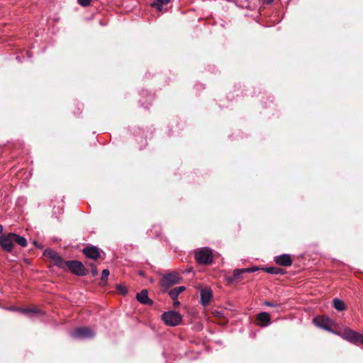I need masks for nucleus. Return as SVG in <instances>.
Returning <instances> with one entry per match:
<instances>
[{"mask_svg": "<svg viewBox=\"0 0 363 363\" xmlns=\"http://www.w3.org/2000/svg\"><path fill=\"white\" fill-rule=\"evenodd\" d=\"M195 259L199 264H209L213 262V253L210 248L202 247L195 251Z\"/></svg>", "mask_w": 363, "mask_h": 363, "instance_id": "f257e3e1", "label": "nucleus"}, {"mask_svg": "<svg viewBox=\"0 0 363 363\" xmlns=\"http://www.w3.org/2000/svg\"><path fill=\"white\" fill-rule=\"evenodd\" d=\"M162 319L166 325L176 326L181 323L182 316L178 312L169 311L162 315Z\"/></svg>", "mask_w": 363, "mask_h": 363, "instance_id": "f03ea898", "label": "nucleus"}, {"mask_svg": "<svg viewBox=\"0 0 363 363\" xmlns=\"http://www.w3.org/2000/svg\"><path fill=\"white\" fill-rule=\"evenodd\" d=\"M70 335L77 340L89 339L95 335V332L89 328L82 327L73 330L70 333Z\"/></svg>", "mask_w": 363, "mask_h": 363, "instance_id": "7ed1b4c3", "label": "nucleus"}, {"mask_svg": "<svg viewBox=\"0 0 363 363\" xmlns=\"http://www.w3.org/2000/svg\"><path fill=\"white\" fill-rule=\"evenodd\" d=\"M65 264L70 271L77 276H84L86 273V269L81 262L67 261Z\"/></svg>", "mask_w": 363, "mask_h": 363, "instance_id": "20e7f679", "label": "nucleus"}, {"mask_svg": "<svg viewBox=\"0 0 363 363\" xmlns=\"http://www.w3.org/2000/svg\"><path fill=\"white\" fill-rule=\"evenodd\" d=\"M313 323L317 327L332 332L331 327L333 323L330 318L327 316L315 317L313 318Z\"/></svg>", "mask_w": 363, "mask_h": 363, "instance_id": "39448f33", "label": "nucleus"}, {"mask_svg": "<svg viewBox=\"0 0 363 363\" xmlns=\"http://www.w3.org/2000/svg\"><path fill=\"white\" fill-rule=\"evenodd\" d=\"M181 277L177 272H172L163 276L162 284L163 286L169 287L172 285L177 284Z\"/></svg>", "mask_w": 363, "mask_h": 363, "instance_id": "423d86ee", "label": "nucleus"}, {"mask_svg": "<svg viewBox=\"0 0 363 363\" xmlns=\"http://www.w3.org/2000/svg\"><path fill=\"white\" fill-rule=\"evenodd\" d=\"M13 233H9L8 235H3L0 236V245L4 250L6 252H11L13 247V239L11 236Z\"/></svg>", "mask_w": 363, "mask_h": 363, "instance_id": "0eeeda50", "label": "nucleus"}, {"mask_svg": "<svg viewBox=\"0 0 363 363\" xmlns=\"http://www.w3.org/2000/svg\"><path fill=\"white\" fill-rule=\"evenodd\" d=\"M13 311L21 312L28 317L41 315L43 313L36 308H13Z\"/></svg>", "mask_w": 363, "mask_h": 363, "instance_id": "6e6552de", "label": "nucleus"}, {"mask_svg": "<svg viewBox=\"0 0 363 363\" xmlns=\"http://www.w3.org/2000/svg\"><path fill=\"white\" fill-rule=\"evenodd\" d=\"M360 334L352 330H345L342 333L341 336L343 339L351 342H359Z\"/></svg>", "mask_w": 363, "mask_h": 363, "instance_id": "1a4fd4ad", "label": "nucleus"}, {"mask_svg": "<svg viewBox=\"0 0 363 363\" xmlns=\"http://www.w3.org/2000/svg\"><path fill=\"white\" fill-rule=\"evenodd\" d=\"M257 324L261 327H266L270 324L271 318L268 313L261 312L257 315Z\"/></svg>", "mask_w": 363, "mask_h": 363, "instance_id": "9d476101", "label": "nucleus"}, {"mask_svg": "<svg viewBox=\"0 0 363 363\" xmlns=\"http://www.w3.org/2000/svg\"><path fill=\"white\" fill-rule=\"evenodd\" d=\"M84 254L89 258L96 259L100 257L99 249L94 246L87 247L83 250Z\"/></svg>", "mask_w": 363, "mask_h": 363, "instance_id": "9b49d317", "label": "nucleus"}, {"mask_svg": "<svg viewBox=\"0 0 363 363\" xmlns=\"http://www.w3.org/2000/svg\"><path fill=\"white\" fill-rule=\"evenodd\" d=\"M275 262L277 264L284 266V267H289L291 266L292 264V260L289 255L284 254L279 256H277L275 257Z\"/></svg>", "mask_w": 363, "mask_h": 363, "instance_id": "f8f14e48", "label": "nucleus"}, {"mask_svg": "<svg viewBox=\"0 0 363 363\" xmlns=\"http://www.w3.org/2000/svg\"><path fill=\"white\" fill-rule=\"evenodd\" d=\"M212 298L211 290L208 288H204L201 290V302L203 306L208 304Z\"/></svg>", "mask_w": 363, "mask_h": 363, "instance_id": "ddd939ff", "label": "nucleus"}, {"mask_svg": "<svg viewBox=\"0 0 363 363\" xmlns=\"http://www.w3.org/2000/svg\"><path fill=\"white\" fill-rule=\"evenodd\" d=\"M137 300L143 304H152V301L149 298L147 290H143L136 296Z\"/></svg>", "mask_w": 363, "mask_h": 363, "instance_id": "4468645a", "label": "nucleus"}, {"mask_svg": "<svg viewBox=\"0 0 363 363\" xmlns=\"http://www.w3.org/2000/svg\"><path fill=\"white\" fill-rule=\"evenodd\" d=\"M45 254H47L50 258L53 259L55 264L59 267L63 266V260L55 252L52 250H46Z\"/></svg>", "mask_w": 363, "mask_h": 363, "instance_id": "2eb2a0df", "label": "nucleus"}, {"mask_svg": "<svg viewBox=\"0 0 363 363\" xmlns=\"http://www.w3.org/2000/svg\"><path fill=\"white\" fill-rule=\"evenodd\" d=\"M185 290L184 286H179L176 287L169 291V295L172 300H176L179 296V294L183 292Z\"/></svg>", "mask_w": 363, "mask_h": 363, "instance_id": "dca6fc26", "label": "nucleus"}, {"mask_svg": "<svg viewBox=\"0 0 363 363\" xmlns=\"http://www.w3.org/2000/svg\"><path fill=\"white\" fill-rule=\"evenodd\" d=\"M13 242L17 243L21 247H26L27 245V240L25 238L19 236L15 233L11 235Z\"/></svg>", "mask_w": 363, "mask_h": 363, "instance_id": "f3484780", "label": "nucleus"}, {"mask_svg": "<svg viewBox=\"0 0 363 363\" xmlns=\"http://www.w3.org/2000/svg\"><path fill=\"white\" fill-rule=\"evenodd\" d=\"M333 306L337 311H342L345 309V304L344 301L338 298H335L333 300Z\"/></svg>", "mask_w": 363, "mask_h": 363, "instance_id": "a211bd4d", "label": "nucleus"}, {"mask_svg": "<svg viewBox=\"0 0 363 363\" xmlns=\"http://www.w3.org/2000/svg\"><path fill=\"white\" fill-rule=\"evenodd\" d=\"M242 273H244L243 269H235L233 271V279L234 280L240 279H241L240 276Z\"/></svg>", "mask_w": 363, "mask_h": 363, "instance_id": "6ab92c4d", "label": "nucleus"}, {"mask_svg": "<svg viewBox=\"0 0 363 363\" xmlns=\"http://www.w3.org/2000/svg\"><path fill=\"white\" fill-rule=\"evenodd\" d=\"M109 276V271L108 269H104L101 273V280L102 282L106 283Z\"/></svg>", "mask_w": 363, "mask_h": 363, "instance_id": "aec40b11", "label": "nucleus"}, {"mask_svg": "<svg viewBox=\"0 0 363 363\" xmlns=\"http://www.w3.org/2000/svg\"><path fill=\"white\" fill-rule=\"evenodd\" d=\"M116 289L121 294L125 295L127 293V289L125 286L123 284H118L116 286Z\"/></svg>", "mask_w": 363, "mask_h": 363, "instance_id": "412c9836", "label": "nucleus"}, {"mask_svg": "<svg viewBox=\"0 0 363 363\" xmlns=\"http://www.w3.org/2000/svg\"><path fill=\"white\" fill-rule=\"evenodd\" d=\"M89 267L91 268V274L93 277H96L98 275V270L94 264H89Z\"/></svg>", "mask_w": 363, "mask_h": 363, "instance_id": "4be33fe9", "label": "nucleus"}, {"mask_svg": "<svg viewBox=\"0 0 363 363\" xmlns=\"http://www.w3.org/2000/svg\"><path fill=\"white\" fill-rule=\"evenodd\" d=\"M78 3L82 6H86L90 4L91 0H77Z\"/></svg>", "mask_w": 363, "mask_h": 363, "instance_id": "5701e85b", "label": "nucleus"}, {"mask_svg": "<svg viewBox=\"0 0 363 363\" xmlns=\"http://www.w3.org/2000/svg\"><path fill=\"white\" fill-rule=\"evenodd\" d=\"M267 272L271 274H278L279 273V269H276L274 268H268Z\"/></svg>", "mask_w": 363, "mask_h": 363, "instance_id": "b1692460", "label": "nucleus"}, {"mask_svg": "<svg viewBox=\"0 0 363 363\" xmlns=\"http://www.w3.org/2000/svg\"><path fill=\"white\" fill-rule=\"evenodd\" d=\"M243 269H244V272H254L257 269V268H256V267L244 268Z\"/></svg>", "mask_w": 363, "mask_h": 363, "instance_id": "393cba45", "label": "nucleus"}, {"mask_svg": "<svg viewBox=\"0 0 363 363\" xmlns=\"http://www.w3.org/2000/svg\"><path fill=\"white\" fill-rule=\"evenodd\" d=\"M152 5L157 6V9L158 11H161L162 10V7L164 4H160V3L153 4Z\"/></svg>", "mask_w": 363, "mask_h": 363, "instance_id": "a878e982", "label": "nucleus"}, {"mask_svg": "<svg viewBox=\"0 0 363 363\" xmlns=\"http://www.w3.org/2000/svg\"><path fill=\"white\" fill-rule=\"evenodd\" d=\"M160 4H167L171 0H157Z\"/></svg>", "mask_w": 363, "mask_h": 363, "instance_id": "bb28decb", "label": "nucleus"}, {"mask_svg": "<svg viewBox=\"0 0 363 363\" xmlns=\"http://www.w3.org/2000/svg\"><path fill=\"white\" fill-rule=\"evenodd\" d=\"M264 304L265 306H270V307H274V306H277V305L273 304V303H272L271 302H269V301H265V302L264 303Z\"/></svg>", "mask_w": 363, "mask_h": 363, "instance_id": "cd10ccee", "label": "nucleus"}, {"mask_svg": "<svg viewBox=\"0 0 363 363\" xmlns=\"http://www.w3.org/2000/svg\"><path fill=\"white\" fill-rule=\"evenodd\" d=\"M173 301H174V306H179V302L178 301H177V299L176 300H173Z\"/></svg>", "mask_w": 363, "mask_h": 363, "instance_id": "c85d7f7f", "label": "nucleus"}, {"mask_svg": "<svg viewBox=\"0 0 363 363\" xmlns=\"http://www.w3.org/2000/svg\"><path fill=\"white\" fill-rule=\"evenodd\" d=\"M359 341L363 344V335L360 334Z\"/></svg>", "mask_w": 363, "mask_h": 363, "instance_id": "c756f323", "label": "nucleus"}, {"mask_svg": "<svg viewBox=\"0 0 363 363\" xmlns=\"http://www.w3.org/2000/svg\"><path fill=\"white\" fill-rule=\"evenodd\" d=\"M2 230H3V228H2V226L0 225V233H1V232H2Z\"/></svg>", "mask_w": 363, "mask_h": 363, "instance_id": "7c9ffc66", "label": "nucleus"}]
</instances>
